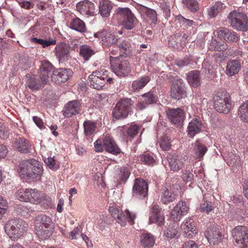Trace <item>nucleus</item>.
I'll return each instance as SVG.
<instances>
[{"instance_id": "f257e3e1", "label": "nucleus", "mask_w": 248, "mask_h": 248, "mask_svg": "<svg viewBox=\"0 0 248 248\" xmlns=\"http://www.w3.org/2000/svg\"><path fill=\"white\" fill-rule=\"evenodd\" d=\"M19 168L20 173L33 180H40L43 172L42 164L34 159L22 161Z\"/></svg>"}, {"instance_id": "f03ea898", "label": "nucleus", "mask_w": 248, "mask_h": 248, "mask_svg": "<svg viewBox=\"0 0 248 248\" xmlns=\"http://www.w3.org/2000/svg\"><path fill=\"white\" fill-rule=\"evenodd\" d=\"M36 233L41 240H44L51 236L53 231V224L50 217L45 215L36 217L35 221Z\"/></svg>"}, {"instance_id": "7ed1b4c3", "label": "nucleus", "mask_w": 248, "mask_h": 248, "mask_svg": "<svg viewBox=\"0 0 248 248\" xmlns=\"http://www.w3.org/2000/svg\"><path fill=\"white\" fill-rule=\"evenodd\" d=\"M5 232L13 240L22 236L27 230L26 222L21 219H14L9 220L5 225Z\"/></svg>"}, {"instance_id": "20e7f679", "label": "nucleus", "mask_w": 248, "mask_h": 248, "mask_svg": "<svg viewBox=\"0 0 248 248\" xmlns=\"http://www.w3.org/2000/svg\"><path fill=\"white\" fill-rule=\"evenodd\" d=\"M133 102L130 98L121 99L117 102L113 109L112 115L117 120H123L126 118L132 111Z\"/></svg>"}, {"instance_id": "39448f33", "label": "nucleus", "mask_w": 248, "mask_h": 248, "mask_svg": "<svg viewBox=\"0 0 248 248\" xmlns=\"http://www.w3.org/2000/svg\"><path fill=\"white\" fill-rule=\"evenodd\" d=\"M228 18L229 23L234 29L242 31L248 30V18L244 13L233 11L229 14Z\"/></svg>"}, {"instance_id": "423d86ee", "label": "nucleus", "mask_w": 248, "mask_h": 248, "mask_svg": "<svg viewBox=\"0 0 248 248\" xmlns=\"http://www.w3.org/2000/svg\"><path fill=\"white\" fill-rule=\"evenodd\" d=\"M173 79L170 87V97L177 100L185 98L187 93L183 80L178 77H175Z\"/></svg>"}, {"instance_id": "0eeeda50", "label": "nucleus", "mask_w": 248, "mask_h": 248, "mask_svg": "<svg viewBox=\"0 0 248 248\" xmlns=\"http://www.w3.org/2000/svg\"><path fill=\"white\" fill-rule=\"evenodd\" d=\"M109 211L113 217L116 219L117 221L121 226H124L126 225L127 220L131 225L134 223V221L136 217V214L134 213L126 210L124 213L117 208L114 207H110Z\"/></svg>"}, {"instance_id": "6e6552de", "label": "nucleus", "mask_w": 248, "mask_h": 248, "mask_svg": "<svg viewBox=\"0 0 248 248\" xmlns=\"http://www.w3.org/2000/svg\"><path fill=\"white\" fill-rule=\"evenodd\" d=\"M116 15L121 19L122 25L124 29L130 30L134 27L137 22V18L129 8H118Z\"/></svg>"}, {"instance_id": "1a4fd4ad", "label": "nucleus", "mask_w": 248, "mask_h": 248, "mask_svg": "<svg viewBox=\"0 0 248 248\" xmlns=\"http://www.w3.org/2000/svg\"><path fill=\"white\" fill-rule=\"evenodd\" d=\"M215 109L218 112L227 114L231 108V100L228 94L221 93L214 97Z\"/></svg>"}, {"instance_id": "9d476101", "label": "nucleus", "mask_w": 248, "mask_h": 248, "mask_svg": "<svg viewBox=\"0 0 248 248\" xmlns=\"http://www.w3.org/2000/svg\"><path fill=\"white\" fill-rule=\"evenodd\" d=\"M232 236L237 244L243 245L241 248H248V230L245 226H236L232 230Z\"/></svg>"}, {"instance_id": "9b49d317", "label": "nucleus", "mask_w": 248, "mask_h": 248, "mask_svg": "<svg viewBox=\"0 0 248 248\" xmlns=\"http://www.w3.org/2000/svg\"><path fill=\"white\" fill-rule=\"evenodd\" d=\"M168 118L171 124L177 127L182 126L185 118L184 111L180 108L169 109Z\"/></svg>"}, {"instance_id": "f8f14e48", "label": "nucleus", "mask_w": 248, "mask_h": 248, "mask_svg": "<svg viewBox=\"0 0 248 248\" xmlns=\"http://www.w3.org/2000/svg\"><path fill=\"white\" fill-rule=\"evenodd\" d=\"M148 190V185L145 180L140 178H136L135 180L133 187L134 196L142 199L147 196Z\"/></svg>"}, {"instance_id": "ddd939ff", "label": "nucleus", "mask_w": 248, "mask_h": 248, "mask_svg": "<svg viewBox=\"0 0 248 248\" xmlns=\"http://www.w3.org/2000/svg\"><path fill=\"white\" fill-rule=\"evenodd\" d=\"M181 228L184 233V236L188 238H192L198 233L196 227V222L191 217H187L185 219L181 224Z\"/></svg>"}, {"instance_id": "4468645a", "label": "nucleus", "mask_w": 248, "mask_h": 248, "mask_svg": "<svg viewBox=\"0 0 248 248\" xmlns=\"http://www.w3.org/2000/svg\"><path fill=\"white\" fill-rule=\"evenodd\" d=\"M72 74L73 72L70 69L60 68L53 71L51 80L56 84H61L67 81Z\"/></svg>"}, {"instance_id": "2eb2a0df", "label": "nucleus", "mask_w": 248, "mask_h": 248, "mask_svg": "<svg viewBox=\"0 0 248 248\" xmlns=\"http://www.w3.org/2000/svg\"><path fill=\"white\" fill-rule=\"evenodd\" d=\"M189 207L185 202L180 201L174 207L171 212V218L174 221H178L188 212Z\"/></svg>"}, {"instance_id": "dca6fc26", "label": "nucleus", "mask_w": 248, "mask_h": 248, "mask_svg": "<svg viewBox=\"0 0 248 248\" xmlns=\"http://www.w3.org/2000/svg\"><path fill=\"white\" fill-rule=\"evenodd\" d=\"M76 8L77 11L84 16L88 17L94 16V5L88 0H84L78 2L77 3Z\"/></svg>"}, {"instance_id": "f3484780", "label": "nucleus", "mask_w": 248, "mask_h": 248, "mask_svg": "<svg viewBox=\"0 0 248 248\" xmlns=\"http://www.w3.org/2000/svg\"><path fill=\"white\" fill-rule=\"evenodd\" d=\"M81 104L79 100H74L68 102L64 106L62 110L65 117L70 118L73 115L78 114L81 110Z\"/></svg>"}, {"instance_id": "a211bd4d", "label": "nucleus", "mask_w": 248, "mask_h": 248, "mask_svg": "<svg viewBox=\"0 0 248 248\" xmlns=\"http://www.w3.org/2000/svg\"><path fill=\"white\" fill-rule=\"evenodd\" d=\"M26 84L28 87L32 91H37L43 88L47 83L44 81L43 78H40L34 75H26Z\"/></svg>"}, {"instance_id": "6ab92c4d", "label": "nucleus", "mask_w": 248, "mask_h": 248, "mask_svg": "<svg viewBox=\"0 0 248 248\" xmlns=\"http://www.w3.org/2000/svg\"><path fill=\"white\" fill-rule=\"evenodd\" d=\"M149 220L151 223L161 226L164 223V216L157 204L152 206L150 212Z\"/></svg>"}, {"instance_id": "aec40b11", "label": "nucleus", "mask_w": 248, "mask_h": 248, "mask_svg": "<svg viewBox=\"0 0 248 248\" xmlns=\"http://www.w3.org/2000/svg\"><path fill=\"white\" fill-rule=\"evenodd\" d=\"M56 56L60 62H67L70 58V47L65 43L57 45L55 47Z\"/></svg>"}, {"instance_id": "412c9836", "label": "nucleus", "mask_w": 248, "mask_h": 248, "mask_svg": "<svg viewBox=\"0 0 248 248\" xmlns=\"http://www.w3.org/2000/svg\"><path fill=\"white\" fill-rule=\"evenodd\" d=\"M53 69V66L49 62L46 60L42 61L39 72L40 78H43L44 81L48 82V79L52 75Z\"/></svg>"}, {"instance_id": "4be33fe9", "label": "nucleus", "mask_w": 248, "mask_h": 248, "mask_svg": "<svg viewBox=\"0 0 248 248\" xmlns=\"http://www.w3.org/2000/svg\"><path fill=\"white\" fill-rule=\"evenodd\" d=\"M113 70L118 76H127L131 71L130 63L127 60L118 61L114 65Z\"/></svg>"}, {"instance_id": "5701e85b", "label": "nucleus", "mask_w": 248, "mask_h": 248, "mask_svg": "<svg viewBox=\"0 0 248 248\" xmlns=\"http://www.w3.org/2000/svg\"><path fill=\"white\" fill-rule=\"evenodd\" d=\"M205 236L210 244H218L222 240V235L218 228L212 227L205 232Z\"/></svg>"}, {"instance_id": "b1692460", "label": "nucleus", "mask_w": 248, "mask_h": 248, "mask_svg": "<svg viewBox=\"0 0 248 248\" xmlns=\"http://www.w3.org/2000/svg\"><path fill=\"white\" fill-rule=\"evenodd\" d=\"M141 12L143 18L150 24L155 25L157 22V14L155 10L142 6L140 8Z\"/></svg>"}, {"instance_id": "393cba45", "label": "nucleus", "mask_w": 248, "mask_h": 248, "mask_svg": "<svg viewBox=\"0 0 248 248\" xmlns=\"http://www.w3.org/2000/svg\"><path fill=\"white\" fill-rule=\"evenodd\" d=\"M202 123L200 118L193 119L188 124L187 132L189 137L193 138L202 131Z\"/></svg>"}, {"instance_id": "a878e982", "label": "nucleus", "mask_w": 248, "mask_h": 248, "mask_svg": "<svg viewBox=\"0 0 248 248\" xmlns=\"http://www.w3.org/2000/svg\"><path fill=\"white\" fill-rule=\"evenodd\" d=\"M241 68V63L239 60H230L227 63L226 74L232 77L238 74Z\"/></svg>"}, {"instance_id": "bb28decb", "label": "nucleus", "mask_w": 248, "mask_h": 248, "mask_svg": "<svg viewBox=\"0 0 248 248\" xmlns=\"http://www.w3.org/2000/svg\"><path fill=\"white\" fill-rule=\"evenodd\" d=\"M104 45L111 46L116 43L118 40V36L114 32L104 30L98 34Z\"/></svg>"}, {"instance_id": "cd10ccee", "label": "nucleus", "mask_w": 248, "mask_h": 248, "mask_svg": "<svg viewBox=\"0 0 248 248\" xmlns=\"http://www.w3.org/2000/svg\"><path fill=\"white\" fill-rule=\"evenodd\" d=\"M167 160L171 170L178 171L182 169L183 161L179 155H170L167 157Z\"/></svg>"}, {"instance_id": "c85d7f7f", "label": "nucleus", "mask_w": 248, "mask_h": 248, "mask_svg": "<svg viewBox=\"0 0 248 248\" xmlns=\"http://www.w3.org/2000/svg\"><path fill=\"white\" fill-rule=\"evenodd\" d=\"M15 146L18 152L23 154L30 153L31 151V145L29 141L23 137H19L16 139Z\"/></svg>"}, {"instance_id": "c756f323", "label": "nucleus", "mask_w": 248, "mask_h": 248, "mask_svg": "<svg viewBox=\"0 0 248 248\" xmlns=\"http://www.w3.org/2000/svg\"><path fill=\"white\" fill-rule=\"evenodd\" d=\"M103 143L106 151L108 153L115 155L121 153L120 149L115 141L110 137H106L104 140Z\"/></svg>"}, {"instance_id": "7c9ffc66", "label": "nucleus", "mask_w": 248, "mask_h": 248, "mask_svg": "<svg viewBox=\"0 0 248 248\" xmlns=\"http://www.w3.org/2000/svg\"><path fill=\"white\" fill-rule=\"evenodd\" d=\"M200 72L198 70H193L187 74V80L189 85L193 87H197L200 84Z\"/></svg>"}, {"instance_id": "2f4dec72", "label": "nucleus", "mask_w": 248, "mask_h": 248, "mask_svg": "<svg viewBox=\"0 0 248 248\" xmlns=\"http://www.w3.org/2000/svg\"><path fill=\"white\" fill-rule=\"evenodd\" d=\"M112 8V4L108 0H101L99 3V13L104 17L109 16L110 13Z\"/></svg>"}, {"instance_id": "473e14b6", "label": "nucleus", "mask_w": 248, "mask_h": 248, "mask_svg": "<svg viewBox=\"0 0 248 248\" xmlns=\"http://www.w3.org/2000/svg\"><path fill=\"white\" fill-rule=\"evenodd\" d=\"M117 46L120 51L121 55L126 57L131 54L133 47L128 39L123 40Z\"/></svg>"}, {"instance_id": "72a5a7b5", "label": "nucleus", "mask_w": 248, "mask_h": 248, "mask_svg": "<svg viewBox=\"0 0 248 248\" xmlns=\"http://www.w3.org/2000/svg\"><path fill=\"white\" fill-rule=\"evenodd\" d=\"M207 151V147L200 140H197L194 143L193 152L197 158H202Z\"/></svg>"}, {"instance_id": "f704fd0d", "label": "nucleus", "mask_w": 248, "mask_h": 248, "mask_svg": "<svg viewBox=\"0 0 248 248\" xmlns=\"http://www.w3.org/2000/svg\"><path fill=\"white\" fill-rule=\"evenodd\" d=\"M175 196L171 188L165 187L162 190L161 201L163 204H168L175 200Z\"/></svg>"}, {"instance_id": "c9c22d12", "label": "nucleus", "mask_w": 248, "mask_h": 248, "mask_svg": "<svg viewBox=\"0 0 248 248\" xmlns=\"http://www.w3.org/2000/svg\"><path fill=\"white\" fill-rule=\"evenodd\" d=\"M141 245L145 248L152 247L155 242L154 236L150 233H142L140 237Z\"/></svg>"}, {"instance_id": "e433bc0d", "label": "nucleus", "mask_w": 248, "mask_h": 248, "mask_svg": "<svg viewBox=\"0 0 248 248\" xmlns=\"http://www.w3.org/2000/svg\"><path fill=\"white\" fill-rule=\"evenodd\" d=\"M106 82V79L98 78L93 76H89L88 78V83L91 87L100 90L104 87Z\"/></svg>"}, {"instance_id": "4c0bfd02", "label": "nucleus", "mask_w": 248, "mask_h": 248, "mask_svg": "<svg viewBox=\"0 0 248 248\" xmlns=\"http://www.w3.org/2000/svg\"><path fill=\"white\" fill-rule=\"evenodd\" d=\"M150 80V77L146 76L134 80L132 84V90L139 91L144 87Z\"/></svg>"}, {"instance_id": "58836bf2", "label": "nucleus", "mask_w": 248, "mask_h": 248, "mask_svg": "<svg viewBox=\"0 0 248 248\" xmlns=\"http://www.w3.org/2000/svg\"><path fill=\"white\" fill-rule=\"evenodd\" d=\"M70 27L72 29L81 33L85 32L87 28L85 23L79 18H75L70 23Z\"/></svg>"}, {"instance_id": "ea45409f", "label": "nucleus", "mask_w": 248, "mask_h": 248, "mask_svg": "<svg viewBox=\"0 0 248 248\" xmlns=\"http://www.w3.org/2000/svg\"><path fill=\"white\" fill-rule=\"evenodd\" d=\"M183 7L189 11L196 13L199 9V3L197 0H182Z\"/></svg>"}, {"instance_id": "a19ab883", "label": "nucleus", "mask_w": 248, "mask_h": 248, "mask_svg": "<svg viewBox=\"0 0 248 248\" xmlns=\"http://www.w3.org/2000/svg\"><path fill=\"white\" fill-rule=\"evenodd\" d=\"M228 45L225 42H217L216 39H212L209 46L211 50L223 51L227 49Z\"/></svg>"}, {"instance_id": "79ce46f5", "label": "nucleus", "mask_w": 248, "mask_h": 248, "mask_svg": "<svg viewBox=\"0 0 248 248\" xmlns=\"http://www.w3.org/2000/svg\"><path fill=\"white\" fill-rule=\"evenodd\" d=\"M95 54V51L91 46L83 45L79 47V54L85 61L89 59Z\"/></svg>"}, {"instance_id": "37998d69", "label": "nucleus", "mask_w": 248, "mask_h": 248, "mask_svg": "<svg viewBox=\"0 0 248 248\" xmlns=\"http://www.w3.org/2000/svg\"><path fill=\"white\" fill-rule=\"evenodd\" d=\"M238 116L242 122L248 124V100L239 107Z\"/></svg>"}, {"instance_id": "c03bdc74", "label": "nucleus", "mask_w": 248, "mask_h": 248, "mask_svg": "<svg viewBox=\"0 0 248 248\" xmlns=\"http://www.w3.org/2000/svg\"><path fill=\"white\" fill-rule=\"evenodd\" d=\"M224 4L220 1H217L215 4L208 9V15L210 18L216 17L218 13L225 7V6H223Z\"/></svg>"}, {"instance_id": "a18cd8bd", "label": "nucleus", "mask_w": 248, "mask_h": 248, "mask_svg": "<svg viewBox=\"0 0 248 248\" xmlns=\"http://www.w3.org/2000/svg\"><path fill=\"white\" fill-rule=\"evenodd\" d=\"M164 235L167 238L172 239L177 238L179 236V230L175 223L170 226L164 232Z\"/></svg>"}, {"instance_id": "49530a36", "label": "nucleus", "mask_w": 248, "mask_h": 248, "mask_svg": "<svg viewBox=\"0 0 248 248\" xmlns=\"http://www.w3.org/2000/svg\"><path fill=\"white\" fill-rule=\"evenodd\" d=\"M227 163L229 166H239L240 165V158L238 154L229 153L226 156Z\"/></svg>"}, {"instance_id": "de8ad7c7", "label": "nucleus", "mask_w": 248, "mask_h": 248, "mask_svg": "<svg viewBox=\"0 0 248 248\" xmlns=\"http://www.w3.org/2000/svg\"><path fill=\"white\" fill-rule=\"evenodd\" d=\"M29 200L28 202L34 204H37L41 202L40 193L36 189H28Z\"/></svg>"}, {"instance_id": "09e8293b", "label": "nucleus", "mask_w": 248, "mask_h": 248, "mask_svg": "<svg viewBox=\"0 0 248 248\" xmlns=\"http://www.w3.org/2000/svg\"><path fill=\"white\" fill-rule=\"evenodd\" d=\"M84 132L86 136H90L93 134L96 128L95 123L90 120L85 121L83 124Z\"/></svg>"}, {"instance_id": "8fccbe9b", "label": "nucleus", "mask_w": 248, "mask_h": 248, "mask_svg": "<svg viewBox=\"0 0 248 248\" xmlns=\"http://www.w3.org/2000/svg\"><path fill=\"white\" fill-rule=\"evenodd\" d=\"M117 171L119 179L124 182L127 180L131 173L130 170L126 167H121Z\"/></svg>"}, {"instance_id": "3c124183", "label": "nucleus", "mask_w": 248, "mask_h": 248, "mask_svg": "<svg viewBox=\"0 0 248 248\" xmlns=\"http://www.w3.org/2000/svg\"><path fill=\"white\" fill-rule=\"evenodd\" d=\"M146 104H152L156 103L157 101L156 94L153 91H150L141 95Z\"/></svg>"}, {"instance_id": "603ef678", "label": "nucleus", "mask_w": 248, "mask_h": 248, "mask_svg": "<svg viewBox=\"0 0 248 248\" xmlns=\"http://www.w3.org/2000/svg\"><path fill=\"white\" fill-rule=\"evenodd\" d=\"M139 133V127L136 125L129 126L125 131H124V137L125 138H133Z\"/></svg>"}, {"instance_id": "864d4df0", "label": "nucleus", "mask_w": 248, "mask_h": 248, "mask_svg": "<svg viewBox=\"0 0 248 248\" xmlns=\"http://www.w3.org/2000/svg\"><path fill=\"white\" fill-rule=\"evenodd\" d=\"M159 144L161 148L164 151H168L171 147L170 139L167 136H163L159 141Z\"/></svg>"}, {"instance_id": "5fc2aeb1", "label": "nucleus", "mask_w": 248, "mask_h": 248, "mask_svg": "<svg viewBox=\"0 0 248 248\" xmlns=\"http://www.w3.org/2000/svg\"><path fill=\"white\" fill-rule=\"evenodd\" d=\"M140 160L144 164L153 166L155 163L154 157L149 154H145L140 155Z\"/></svg>"}, {"instance_id": "6e6d98bb", "label": "nucleus", "mask_w": 248, "mask_h": 248, "mask_svg": "<svg viewBox=\"0 0 248 248\" xmlns=\"http://www.w3.org/2000/svg\"><path fill=\"white\" fill-rule=\"evenodd\" d=\"M181 40V33H176L171 37L169 40V46L170 47H176L180 46V40Z\"/></svg>"}, {"instance_id": "4d7b16f0", "label": "nucleus", "mask_w": 248, "mask_h": 248, "mask_svg": "<svg viewBox=\"0 0 248 248\" xmlns=\"http://www.w3.org/2000/svg\"><path fill=\"white\" fill-rule=\"evenodd\" d=\"M27 193H28V189H20L16 192V196L19 201L27 202L28 200H29Z\"/></svg>"}, {"instance_id": "13d9d810", "label": "nucleus", "mask_w": 248, "mask_h": 248, "mask_svg": "<svg viewBox=\"0 0 248 248\" xmlns=\"http://www.w3.org/2000/svg\"><path fill=\"white\" fill-rule=\"evenodd\" d=\"M239 40V36L235 32L230 31L229 33L227 34V38H225V41L228 42H236Z\"/></svg>"}, {"instance_id": "bf43d9fd", "label": "nucleus", "mask_w": 248, "mask_h": 248, "mask_svg": "<svg viewBox=\"0 0 248 248\" xmlns=\"http://www.w3.org/2000/svg\"><path fill=\"white\" fill-rule=\"evenodd\" d=\"M107 71L103 70H97L93 71L92 74L89 76H94L95 77L98 78L106 79L108 78V75L107 74Z\"/></svg>"}, {"instance_id": "052dcab7", "label": "nucleus", "mask_w": 248, "mask_h": 248, "mask_svg": "<svg viewBox=\"0 0 248 248\" xmlns=\"http://www.w3.org/2000/svg\"><path fill=\"white\" fill-rule=\"evenodd\" d=\"M217 33L219 38L225 40V38H227V34L229 33V30L226 28L221 27L217 29Z\"/></svg>"}, {"instance_id": "680f3d73", "label": "nucleus", "mask_w": 248, "mask_h": 248, "mask_svg": "<svg viewBox=\"0 0 248 248\" xmlns=\"http://www.w3.org/2000/svg\"><path fill=\"white\" fill-rule=\"evenodd\" d=\"M201 209L202 211L209 214L210 212L213 210V208L211 205V202L204 201L201 204Z\"/></svg>"}, {"instance_id": "e2e57ef3", "label": "nucleus", "mask_w": 248, "mask_h": 248, "mask_svg": "<svg viewBox=\"0 0 248 248\" xmlns=\"http://www.w3.org/2000/svg\"><path fill=\"white\" fill-rule=\"evenodd\" d=\"M7 204V201L0 197V218L5 213Z\"/></svg>"}, {"instance_id": "0e129e2a", "label": "nucleus", "mask_w": 248, "mask_h": 248, "mask_svg": "<svg viewBox=\"0 0 248 248\" xmlns=\"http://www.w3.org/2000/svg\"><path fill=\"white\" fill-rule=\"evenodd\" d=\"M44 162L46 166L51 169L57 170L58 168L56 166L55 160L53 157H49L47 158H46L44 160Z\"/></svg>"}, {"instance_id": "69168bd1", "label": "nucleus", "mask_w": 248, "mask_h": 248, "mask_svg": "<svg viewBox=\"0 0 248 248\" xmlns=\"http://www.w3.org/2000/svg\"><path fill=\"white\" fill-rule=\"evenodd\" d=\"M194 175L189 171L185 170L183 171L182 178L186 182H190L193 180Z\"/></svg>"}, {"instance_id": "338daca9", "label": "nucleus", "mask_w": 248, "mask_h": 248, "mask_svg": "<svg viewBox=\"0 0 248 248\" xmlns=\"http://www.w3.org/2000/svg\"><path fill=\"white\" fill-rule=\"evenodd\" d=\"M56 44V41L54 39H51L48 40H41L40 45L43 48H45L51 45H54Z\"/></svg>"}, {"instance_id": "774afa93", "label": "nucleus", "mask_w": 248, "mask_h": 248, "mask_svg": "<svg viewBox=\"0 0 248 248\" xmlns=\"http://www.w3.org/2000/svg\"><path fill=\"white\" fill-rule=\"evenodd\" d=\"M181 248H198V245L195 241L189 240L185 242L182 245Z\"/></svg>"}]
</instances>
